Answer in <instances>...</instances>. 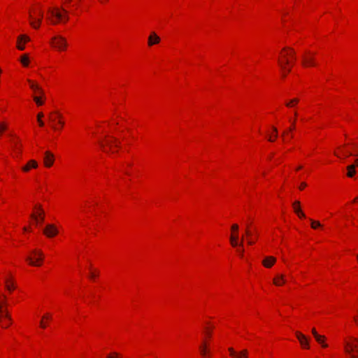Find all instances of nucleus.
<instances>
[{"instance_id": "obj_8", "label": "nucleus", "mask_w": 358, "mask_h": 358, "mask_svg": "<svg viewBox=\"0 0 358 358\" xmlns=\"http://www.w3.org/2000/svg\"><path fill=\"white\" fill-rule=\"evenodd\" d=\"M43 234L49 238L53 237L58 234V230L54 224H49L43 229Z\"/></svg>"}, {"instance_id": "obj_42", "label": "nucleus", "mask_w": 358, "mask_h": 358, "mask_svg": "<svg viewBox=\"0 0 358 358\" xmlns=\"http://www.w3.org/2000/svg\"><path fill=\"white\" fill-rule=\"evenodd\" d=\"M40 324H41V327L43 329H45L46 327V324H45V322H43V320L41 321Z\"/></svg>"}, {"instance_id": "obj_47", "label": "nucleus", "mask_w": 358, "mask_h": 358, "mask_svg": "<svg viewBox=\"0 0 358 358\" xmlns=\"http://www.w3.org/2000/svg\"><path fill=\"white\" fill-rule=\"evenodd\" d=\"M273 131L275 132L274 137L276 138L277 137V133H278L277 129L275 127H273Z\"/></svg>"}, {"instance_id": "obj_50", "label": "nucleus", "mask_w": 358, "mask_h": 358, "mask_svg": "<svg viewBox=\"0 0 358 358\" xmlns=\"http://www.w3.org/2000/svg\"><path fill=\"white\" fill-rule=\"evenodd\" d=\"M201 345H206L208 348L207 343L206 341H203Z\"/></svg>"}, {"instance_id": "obj_28", "label": "nucleus", "mask_w": 358, "mask_h": 358, "mask_svg": "<svg viewBox=\"0 0 358 358\" xmlns=\"http://www.w3.org/2000/svg\"><path fill=\"white\" fill-rule=\"evenodd\" d=\"M297 102H298V100L296 99H294L292 101H290L289 102L287 103L286 106L288 108H293V107H294V106L296 104Z\"/></svg>"}, {"instance_id": "obj_3", "label": "nucleus", "mask_w": 358, "mask_h": 358, "mask_svg": "<svg viewBox=\"0 0 358 358\" xmlns=\"http://www.w3.org/2000/svg\"><path fill=\"white\" fill-rule=\"evenodd\" d=\"M283 50L288 51V52L282 55V59H279L278 63L282 69H285L286 66L290 64V58H287V57L289 56L292 59H295V52L293 49L289 48H284Z\"/></svg>"}, {"instance_id": "obj_16", "label": "nucleus", "mask_w": 358, "mask_h": 358, "mask_svg": "<svg viewBox=\"0 0 358 358\" xmlns=\"http://www.w3.org/2000/svg\"><path fill=\"white\" fill-rule=\"evenodd\" d=\"M160 42V38L155 32H152L148 38V45L152 46Z\"/></svg>"}, {"instance_id": "obj_24", "label": "nucleus", "mask_w": 358, "mask_h": 358, "mask_svg": "<svg viewBox=\"0 0 358 358\" xmlns=\"http://www.w3.org/2000/svg\"><path fill=\"white\" fill-rule=\"evenodd\" d=\"M0 313L2 317H5L6 320L11 321V317L6 309H3L2 306L0 305Z\"/></svg>"}, {"instance_id": "obj_36", "label": "nucleus", "mask_w": 358, "mask_h": 358, "mask_svg": "<svg viewBox=\"0 0 358 358\" xmlns=\"http://www.w3.org/2000/svg\"><path fill=\"white\" fill-rule=\"evenodd\" d=\"M245 234L246 236H248V237H250L251 235H252V233L251 231L249 230L248 229V226H247L246 227V229H245Z\"/></svg>"}, {"instance_id": "obj_19", "label": "nucleus", "mask_w": 358, "mask_h": 358, "mask_svg": "<svg viewBox=\"0 0 358 358\" xmlns=\"http://www.w3.org/2000/svg\"><path fill=\"white\" fill-rule=\"evenodd\" d=\"M37 166L38 164L35 160H30L27 165L22 167V171L27 172L29 171L31 167L36 169Z\"/></svg>"}, {"instance_id": "obj_45", "label": "nucleus", "mask_w": 358, "mask_h": 358, "mask_svg": "<svg viewBox=\"0 0 358 358\" xmlns=\"http://www.w3.org/2000/svg\"><path fill=\"white\" fill-rule=\"evenodd\" d=\"M96 276V274H95L94 273L92 272L90 274V278L93 279Z\"/></svg>"}, {"instance_id": "obj_27", "label": "nucleus", "mask_w": 358, "mask_h": 358, "mask_svg": "<svg viewBox=\"0 0 358 358\" xmlns=\"http://www.w3.org/2000/svg\"><path fill=\"white\" fill-rule=\"evenodd\" d=\"M119 143L118 141L115 138L106 141V145L108 146H112L114 144L115 146L118 147Z\"/></svg>"}, {"instance_id": "obj_48", "label": "nucleus", "mask_w": 358, "mask_h": 358, "mask_svg": "<svg viewBox=\"0 0 358 358\" xmlns=\"http://www.w3.org/2000/svg\"><path fill=\"white\" fill-rule=\"evenodd\" d=\"M351 155H353L352 152H349V153H348V155H346V156H345V157L351 156ZM355 155H356V156H357V155H358V153H357V154H355Z\"/></svg>"}, {"instance_id": "obj_15", "label": "nucleus", "mask_w": 358, "mask_h": 358, "mask_svg": "<svg viewBox=\"0 0 358 358\" xmlns=\"http://www.w3.org/2000/svg\"><path fill=\"white\" fill-rule=\"evenodd\" d=\"M302 64L305 66H315V59L313 55L303 56L302 59Z\"/></svg>"}, {"instance_id": "obj_52", "label": "nucleus", "mask_w": 358, "mask_h": 358, "mask_svg": "<svg viewBox=\"0 0 358 358\" xmlns=\"http://www.w3.org/2000/svg\"><path fill=\"white\" fill-rule=\"evenodd\" d=\"M273 137H269V138H268V140H269L270 141H273Z\"/></svg>"}, {"instance_id": "obj_26", "label": "nucleus", "mask_w": 358, "mask_h": 358, "mask_svg": "<svg viewBox=\"0 0 358 358\" xmlns=\"http://www.w3.org/2000/svg\"><path fill=\"white\" fill-rule=\"evenodd\" d=\"M315 338L319 343H320L322 345V347H327V345L324 343V336L318 334L316 335Z\"/></svg>"}, {"instance_id": "obj_21", "label": "nucleus", "mask_w": 358, "mask_h": 358, "mask_svg": "<svg viewBox=\"0 0 358 358\" xmlns=\"http://www.w3.org/2000/svg\"><path fill=\"white\" fill-rule=\"evenodd\" d=\"M47 120H48L50 122V123H51L53 127H55V123L56 122H57L59 124H62L59 117L53 116L52 115H48V117H47Z\"/></svg>"}, {"instance_id": "obj_35", "label": "nucleus", "mask_w": 358, "mask_h": 358, "mask_svg": "<svg viewBox=\"0 0 358 358\" xmlns=\"http://www.w3.org/2000/svg\"><path fill=\"white\" fill-rule=\"evenodd\" d=\"M284 71L283 77L286 76V73L290 72L291 69L290 68H287L285 69H282Z\"/></svg>"}, {"instance_id": "obj_49", "label": "nucleus", "mask_w": 358, "mask_h": 358, "mask_svg": "<svg viewBox=\"0 0 358 358\" xmlns=\"http://www.w3.org/2000/svg\"><path fill=\"white\" fill-rule=\"evenodd\" d=\"M243 241H244V236H242L241 241H239V242H242V246H243Z\"/></svg>"}, {"instance_id": "obj_4", "label": "nucleus", "mask_w": 358, "mask_h": 358, "mask_svg": "<svg viewBox=\"0 0 358 358\" xmlns=\"http://www.w3.org/2000/svg\"><path fill=\"white\" fill-rule=\"evenodd\" d=\"M232 234L230 236V243L232 247L242 246V242H239L238 230L239 227L237 224L231 225Z\"/></svg>"}, {"instance_id": "obj_5", "label": "nucleus", "mask_w": 358, "mask_h": 358, "mask_svg": "<svg viewBox=\"0 0 358 358\" xmlns=\"http://www.w3.org/2000/svg\"><path fill=\"white\" fill-rule=\"evenodd\" d=\"M32 254L36 257H31L29 256L26 258V260L27 262H29V264L31 266H41V262L43 259V252L40 250L38 251V250H34L32 251Z\"/></svg>"}, {"instance_id": "obj_11", "label": "nucleus", "mask_w": 358, "mask_h": 358, "mask_svg": "<svg viewBox=\"0 0 358 358\" xmlns=\"http://www.w3.org/2000/svg\"><path fill=\"white\" fill-rule=\"evenodd\" d=\"M30 41V38L26 35H20L17 40V48L20 50H23L25 48L24 43Z\"/></svg>"}, {"instance_id": "obj_54", "label": "nucleus", "mask_w": 358, "mask_h": 358, "mask_svg": "<svg viewBox=\"0 0 358 358\" xmlns=\"http://www.w3.org/2000/svg\"><path fill=\"white\" fill-rule=\"evenodd\" d=\"M302 169V166H298L297 170H299V169Z\"/></svg>"}, {"instance_id": "obj_7", "label": "nucleus", "mask_w": 358, "mask_h": 358, "mask_svg": "<svg viewBox=\"0 0 358 358\" xmlns=\"http://www.w3.org/2000/svg\"><path fill=\"white\" fill-rule=\"evenodd\" d=\"M345 352L351 355V357L355 358L358 355V345L350 343H345Z\"/></svg>"}, {"instance_id": "obj_9", "label": "nucleus", "mask_w": 358, "mask_h": 358, "mask_svg": "<svg viewBox=\"0 0 358 358\" xmlns=\"http://www.w3.org/2000/svg\"><path fill=\"white\" fill-rule=\"evenodd\" d=\"M43 17V13L42 11L39 12V17L38 18H36L31 14H29V17L30 19V25L34 29H38L41 24Z\"/></svg>"}, {"instance_id": "obj_31", "label": "nucleus", "mask_w": 358, "mask_h": 358, "mask_svg": "<svg viewBox=\"0 0 358 358\" xmlns=\"http://www.w3.org/2000/svg\"><path fill=\"white\" fill-rule=\"evenodd\" d=\"M43 117V113H38V115L37 116V120H38V122L39 123V125L41 126V127L43 126V124H44V122L42 120V117Z\"/></svg>"}, {"instance_id": "obj_17", "label": "nucleus", "mask_w": 358, "mask_h": 358, "mask_svg": "<svg viewBox=\"0 0 358 358\" xmlns=\"http://www.w3.org/2000/svg\"><path fill=\"white\" fill-rule=\"evenodd\" d=\"M292 206L294 212L297 214L299 217H305V214L302 212L300 207V201H296L292 203Z\"/></svg>"}, {"instance_id": "obj_53", "label": "nucleus", "mask_w": 358, "mask_h": 358, "mask_svg": "<svg viewBox=\"0 0 358 358\" xmlns=\"http://www.w3.org/2000/svg\"><path fill=\"white\" fill-rule=\"evenodd\" d=\"M355 166H358V159H357L356 164H355Z\"/></svg>"}, {"instance_id": "obj_20", "label": "nucleus", "mask_w": 358, "mask_h": 358, "mask_svg": "<svg viewBox=\"0 0 358 358\" xmlns=\"http://www.w3.org/2000/svg\"><path fill=\"white\" fill-rule=\"evenodd\" d=\"M285 282V277L284 275L282 274L278 275L276 278L273 279V283L277 286H280Z\"/></svg>"}, {"instance_id": "obj_1", "label": "nucleus", "mask_w": 358, "mask_h": 358, "mask_svg": "<svg viewBox=\"0 0 358 358\" xmlns=\"http://www.w3.org/2000/svg\"><path fill=\"white\" fill-rule=\"evenodd\" d=\"M29 83L30 88L34 92L33 99L38 106L43 104V99H45V93L43 90L36 83L31 80H27Z\"/></svg>"}, {"instance_id": "obj_55", "label": "nucleus", "mask_w": 358, "mask_h": 358, "mask_svg": "<svg viewBox=\"0 0 358 358\" xmlns=\"http://www.w3.org/2000/svg\"><path fill=\"white\" fill-rule=\"evenodd\" d=\"M358 201V197H356L355 199H354V201Z\"/></svg>"}, {"instance_id": "obj_12", "label": "nucleus", "mask_w": 358, "mask_h": 358, "mask_svg": "<svg viewBox=\"0 0 358 358\" xmlns=\"http://www.w3.org/2000/svg\"><path fill=\"white\" fill-rule=\"evenodd\" d=\"M38 208L39 210L38 215L34 213L31 215V217L35 221L36 224L42 223L44 220V211L42 209L41 206H38Z\"/></svg>"}, {"instance_id": "obj_23", "label": "nucleus", "mask_w": 358, "mask_h": 358, "mask_svg": "<svg viewBox=\"0 0 358 358\" xmlns=\"http://www.w3.org/2000/svg\"><path fill=\"white\" fill-rule=\"evenodd\" d=\"M199 350H200L201 356L203 358H207V357L209 354V350H208V348L206 345H201L199 347Z\"/></svg>"}, {"instance_id": "obj_13", "label": "nucleus", "mask_w": 358, "mask_h": 358, "mask_svg": "<svg viewBox=\"0 0 358 358\" xmlns=\"http://www.w3.org/2000/svg\"><path fill=\"white\" fill-rule=\"evenodd\" d=\"M54 155L49 151L45 152V157L43 159L44 164L46 167H50L54 163Z\"/></svg>"}, {"instance_id": "obj_6", "label": "nucleus", "mask_w": 358, "mask_h": 358, "mask_svg": "<svg viewBox=\"0 0 358 358\" xmlns=\"http://www.w3.org/2000/svg\"><path fill=\"white\" fill-rule=\"evenodd\" d=\"M51 44L58 50H64L67 45L66 41L64 38L61 36H57L52 38Z\"/></svg>"}, {"instance_id": "obj_38", "label": "nucleus", "mask_w": 358, "mask_h": 358, "mask_svg": "<svg viewBox=\"0 0 358 358\" xmlns=\"http://www.w3.org/2000/svg\"><path fill=\"white\" fill-rule=\"evenodd\" d=\"M306 187V182H301L300 186H299V189H303V188H305Z\"/></svg>"}, {"instance_id": "obj_41", "label": "nucleus", "mask_w": 358, "mask_h": 358, "mask_svg": "<svg viewBox=\"0 0 358 358\" xmlns=\"http://www.w3.org/2000/svg\"><path fill=\"white\" fill-rule=\"evenodd\" d=\"M51 318V315L50 314H46L43 317V319H50Z\"/></svg>"}, {"instance_id": "obj_32", "label": "nucleus", "mask_w": 358, "mask_h": 358, "mask_svg": "<svg viewBox=\"0 0 358 358\" xmlns=\"http://www.w3.org/2000/svg\"><path fill=\"white\" fill-rule=\"evenodd\" d=\"M107 358H120L117 352H113L108 355Z\"/></svg>"}, {"instance_id": "obj_46", "label": "nucleus", "mask_w": 358, "mask_h": 358, "mask_svg": "<svg viewBox=\"0 0 358 358\" xmlns=\"http://www.w3.org/2000/svg\"><path fill=\"white\" fill-rule=\"evenodd\" d=\"M206 336H207L208 337H210V336H211V332H210V330H208V329H206Z\"/></svg>"}, {"instance_id": "obj_22", "label": "nucleus", "mask_w": 358, "mask_h": 358, "mask_svg": "<svg viewBox=\"0 0 358 358\" xmlns=\"http://www.w3.org/2000/svg\"><path fill=\"white\" fill-rule=\"evenodd\" d=\"M347 170H348L347 176L350 178L353 177L355 176V174L356 173L355 164L348 166Z\"/></svg>"}, {"instance_id": "obj_56", "label": "nucleus", "mask_w": 358, "mask_h": 358, "mask_svg": "<svg viewBox=\"0 0 358 358\" xmlns=\"http://www.w3.org/2000/svg\"><path fill=\"white\" fill-rule=\"evenodd\" d=\"M355 322L357 323V324H358V320H357L356 317H355Z\"/></svg>"}, {"instance_id": "obj_33", "label": "nucleus", "mask_w": 358, "mask_h": 358, "mask_svg": "<svg viewBox=\"0 0 358 358\" xmlns=\"http://www.w3.org/2000/svg\"><path fill=\"white\" fill-rule=\"evenodd\" d=\"M236 248H238L237 251L242 256L243 255V252H244V250L243 248V246H237Z\"/></svg>"}, {"instance_id": "obj_10", "label": "nucleus", "mask_w": 358, "mask_h": 358, "mask_svg": "<svg viewBox=\"0 0 358 358\" xmlns=\"http://www.w3.org/2000/svg\"><path fill=\"white\" fill-rule=\"evenodd\" d=\"M230 355L234 358H248V350L244 349L238 352H236L232 348H229Z\"/></svg>"}, {"instance_id": "obj_14", "label": "nucleus", "mask_w": 358, "mask_h": 358, "mask_svg": "<svg viewBox=\"0 0 358 358\" xmlns=\"http://www.w3.org/2000/svg\"><path fill=\"white\" fill-rule=\"evenodd\" d=\"M296 336L300 342L301 345L306 348H309V341L308 338L299 331L296 332Z\"/></svg>"}, {"instance_id": "obj_58", "label": "nucleus", "mask_w": 358, "mask_h": 358, "mask_svg": "<svg viewBox=\"0 0 358 358\" xmlns=\"http://www.w3.org/2000/svg\"><path fill=\"white\" fill-rule=\"evenodd\" d=\"M354 340L358 341V338H354Z\"/></svg>"}, {"instance_id": "obj_57", "label": "nucleus", "mask_w": 358, "mask_h": 358, "mask_svg": "<svg viewBox=\"0 0 358 358\" xmlns=\"http://www.w3.org/2000/svg\"><path fill=\"white\" fill-rule=\"evenodd\" d=\"M23 230H24V231H27V227H24V228H23Z\"/></svg>"}, {"instance_id": "obj_2", "label": "nucleus", "mask_w": 358, "mask_h": 358, "mask_svg": "<svg viewBox=\"0 0 358 358\" xmlns=\"http://www.w3.org/2000/svg\"><path fill=\"white\" fill-rule=\"evenodd\" d=\"M48 13L49 15L47 17V20L50 21L52 24H57L59 22H63L62 8H50Z\"/></svg>"}, {"instance_id": "obj_37", "label": "nucleus", "mask_w": 358, "mask_h": 358, "mask_svg": "<svg viewBox=\"0 0 358 358\" xmlns=\"http://www.w3.org/2000/svg\"><path fill=\"white\" fill-rule=\"evenodd\" d=\"M62 12L64 15H68L69 12L66 8H62Z\"/></svg>"}, {"instance_id": "obj_40", "label": "nucleus", "mask_w": 358, "mask_h": 358, "mask_svg": "<svg viewBox=\"0 0 358 358\" xmlns=\"http://www.w3.org/2000/svg\"><path fill=\"white\" fill-rule=\"evenodd\" d=\"M69 19V15H63V22H66Z\"/></svg>"}, {"instance_id": "obj_18", "label": "nucleus", "mask_w": 358, "mask_h": 358, "mask_svg": "<svg viewBox=\"0 0 358 358\" xmlns=\"http://www.w3.org/2000/svg\"><path fill=\"white\" fill-rule=\"evenodd\" d=\"M276 259L273 257H266L262 262L263 265L266 268L271 267L275 262Z\"/></svg>"}, {"instance_id": "obj_51", "label": "nucleus", "mask_w": 358, "mask_h": 358, "mask_svg": "<svg viewBox=\"0 0 358 358\" xmlns=\"http://www.w3.org/2000/svg\"><path fill=\"white\" fill-rule=\"evenodd\" d=\"M273 137H269V138H268V140H269L270 141H273Z\"/></svg>"}, {"instance_id": "obj_43", "label": "nucleus", "mask_w": 358, "mask_h": 358, "mask_svg": "<svg viewBox=\"0 0 358 358\" xmlns=\"http://www.w3.org/2000/svg\"><path fill=\"white\" fill-rule=\"evenodd\" d=\"M6 322H5L4 324H3V326H4L5 327H7L8 326L10 325V324L11 323V321L10 322L9 320H6Z\"/></svg>"}, {"instance_id": "obj_59", "label": "nucleus", "mask_w": 358, "mask_h": 358, "mask_svg": "<svg viewBox=\"0 0 358 358\" xmlns=\"http://www.w3.org/2000/svg\"><path fill=\"white\" fill-rule=\"evenodd\" d=\"M357 261H358V255H357Z\"/></svg>"}, {"instance_id": "obj_25", "label": "nucleus", "mask_w": 358, "mask_h": 358, "mask_svg": "<svg viewBox=\"0 0 358 358\" xmlns=\"http://www.w3.org/2000/svg\"><path fill=\"white\" fill-rule=\"evenodd\" d=\"M29 59L27 54L22 55L20 58V62L24 66H27L29 65Z\"/></svg>"}, {"instance_id": "obj_34", "label": "nucleus", "mask_w": 358, "mask_h": 358, "mask_svg": "<svg viewBox=\"0 0 358 358\" xmlns=\"http://www.w3.org/2000/svg\"><path fill=\"white\" fill-rule=\"evenodd\" d=\"M6 126L4 123L0 124V133L3 132L4 130H6Z\"/></svg>"}, {"instance_id": "obj_44", "label": "nucleus", "mask_w": 358, "mask_h": 358, "mask_svg": "<svg viewBox=\"0 0 358 358\" xmlns=\"http://www.w3.org/2000/svg\"><path fill=\"white\" fill-rule=\"evenodd\" d=\"M312 334H313L314 337H315L316 335H318V334L317 333L315 329H314V328L312 329Z\"/></svg>"}, {"instance_id": "obj_29", "label": "nucleus", "mask_w": 358, "mask_h": 358, "mask_svg": "<svg viewBox=\"0 0 358 358\" xmlns=\"http://www.w3.org/2000/svg\"><path fill=\"white\" fill-rule=\"evenodd\" d=\"M6 287L8 290L11 291L15 289V286L13 284H10L8 279L6 280Z\"/></svg>"}, {"instance_id": "obj_39", "label": "nucleus", "mask_w": 358, "mask_h": 358, "mask_svg": "<svg viewBox=\"0 0 358 358\" xmlns=\"http://www.w3.org/2000/svg\"><path fill=\"white\" fill-rule=\"evenodd\" d=\"M247 242H248V244L250 245H253L255 243V241H251V238H248Z\"/></svg>"}, {"instance_id": "obj_30", "label": "nucleus", "mask_w": 358, "mask_h": 358, "mask_svg": "<svg viewBox=\"0 0 358 358\" xmlns=\"http://www.w3.org/2000/svg\"><path fill=\"white\" fill-rule=\"evenodd\" d=\"M310 222H311V227L313 229H316L317 227L321 226L320 223L318 221H315L313 220H310Z\"/></svg>"}]
</instances>
